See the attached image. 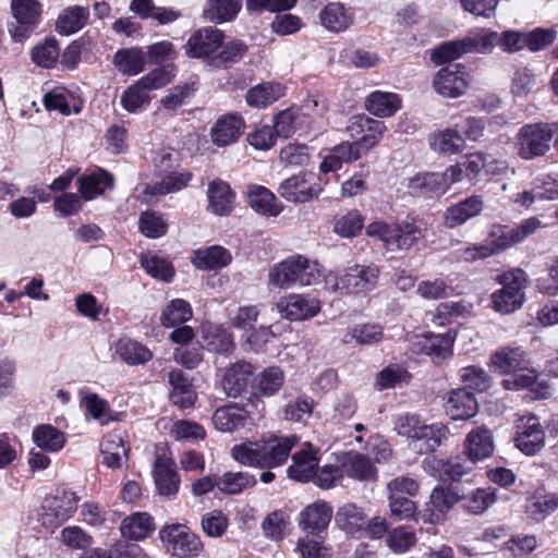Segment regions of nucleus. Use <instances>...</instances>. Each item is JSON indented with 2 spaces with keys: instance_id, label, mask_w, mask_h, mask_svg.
<instances>
[{
  "instance_id": "obj_58",
  "label": "nucleus",
  "mask_w": 558,
  "mask_h": 558,
  "mask_svg": "<svg viewBox=\"0 0 558 558\" xmlns=\"http://www.w3.org/2000/svg\"><path fill=\"white\" fill-rule=\"evenodd\" d=\"M558 509L557 495H535L527 499L525 511L536 521H542Z\"/></svg>"
},
{
  "instance_id": "obj_8",
  "label": "nucleus",
  "mask_w": 558,
  "mask_h": 558,
  "mask_svg": "<svg viewBox=\"0 0 558 558\" xmlns=\"http://www.w3.org/2000/svg\"><path fill=\"white\" fill-rule=\"evenodd\" d=\"M78 498L72 492H61L46 497L40 513V522L48 529H57L72 517L77 509Z\"/></svg>"
},
{
  "instance_id": "obj_28",
  "label": "nucleus",
  "mask_w": 558,
  "mask_h": 558,
  "mask_svg": "<svg viewBox=\"0 0 558 558\" xmlns=\"http://www.w3.org/2000/svg\"><path fill=\"white\" fill-rule=\"evenodd\" d=\"M494 451L492 432L486 427L471 430L465 439V452L472 462L488 458Z\"/></svg>"
},
{
  "instance_id": "obj_50",
  "label": "nucleus",
  "mask_w": 558,
  "mask_h": 558,
  "mask_svg": "<svg viewBox=\"0 0 558 558\" xmlns=\"http://www.w3.org/2000/svg\"><path fill=\"white\" fill-rule=\"evenodd\" d=\"M112 185L113 177L102 169H98L89 175L80 179V192L86 201L93 199Z\"/></svg>"
},
{
  "instance_id": "obj_6",
  "label": "nucleus",
  "mask_w": 558,
  "mask_h": 558,
  "mask_svg": "<svg viewBox=\"0 0 558 558\" xmlns=\"http://www.w3.org/2000/svg\"><path fill=\"white\" fill-rule=\"evenodd\" d=\"M366 234L380 240L389 251H408L424 235L423 230L413 222L384 221L369 223L366 227Z\"/></svg>"
},
{
  "instance_id": "obj_57",
  "label": "nucleus",
  "mask_w": 558,
  "mask_h": 558,
  "mask_svg": "<svg viewBox=\"0 0 558 558\" xmlns=\"http://www.w3.org/2000/svg\"><path fill=\"white\" fill-rule=\"evenodd\" d=\"M498 40L499 34L487 28H483L468 37H464L468 53H490L498 45Z\"/></svg>"
},
{
  "instance_id": "obj_15",
  "label": "nucleus",
  "mask_w": 558,
  "mask_h": 558,
  "mask_svg": "<svg viewBox=\"0 0 558 558\" xmlns=\"http://www.w3.org/2000/svg\"><path fill=\"white\" fill-rule=\"evenodd\" d=\"M453 337L450 333L444 335H417L411 340V351L415 354H426L440 363L451 354Z\"/></svg>"
},
{
  "instance_id": "obj_53",
  "label": "nucleus",
  "mask_w": 558,
  "mask_h": 558,
  "mask_svg": "<svg viewBox=\"0 0 558 558\" xmlns=\"http://www.w3.org/2000/svg\"><path fill=\"white\" fill-rule=\"evenodd\" d=\"M192 314L191 305L186 301L174 299L163 308L160 323L166 328H172L191 319Z\"/></svg>"
},
{
  "instance_id": "obj_54",
  "label": "nucleus",
  "mask_w": 558,
  "mask_h": 558,
  "mask_svg": "<svg viewBox=\"0 0 558 558\" xmlns=\"http://www.w3.org/2000/svg\"><path fill=\"white\" fill-rule=\"evenodd\" d=\"M88 17V10L83 7H71L59 15L57 31L62 35H70L81 29Z\"/></svg>"
},
{
  "instance_id": "obj_40",
  "label": "nucleus",
  "mask_w": 558,
  "mask_h": 558,
  "mask_svg": "<svg viewBox=\"0 0 558 558\" xmlns=\"http://www.w3.org/2000/svg\"><path fill=\"white\" fill-rule=\"evenodd\" d=\"M318 104L316 100H310L301 107L300 113L292 109L279 112L274 119L272 128L276 135L283 137L291 136L298 129L300 116H311L312 108H316Z\"/></svg>"
},
{
  "instance_id": "obj_11",
  "label": "nucleus",
  "mask_w": 558,
  "mask_h": 558,
  "mask_svg": "<svg viewBox=\"0 0 558 558\" xmlns=\"http://www.w3.org/2000/svg\"><path fill=\"white\" fill-rule=\"evenodd\" d=\"M322 187L314 173L303 172L280 183L278 193L288 202L306 203L317 198Z\"/></svg>"
},
{
  "instance_id": "obj_35",
  "label": "nucleus",
  "mask_w": 558,
  "mask_h": 558,
  "mask_svg": "<svg viewBox=\"0 0 558 558\" xmlns=\"http://www.w3.org/2000/svg\"><path fill=\"white\" fill-rule=\"evenodd\" d=\"M241 8V0H206L203 16L211 23L222 24L235 19Z\"/></svg>"
},
{
  "instance_id": "obj_47",
  "label": "nucleus",
  "mask_w": 558,
  "mask_h": 558,
  "mask_svg": "<svg viewBox=\"0 0 558 558\" xmlns=\"http://www.w3.org/2000/svg\"><path fill=\"white\" fill-rule=\"evenodd\" d=\"M366 513L354 504H345L336 513L337 525L348 534L363 531L366 523Z\"/></svg>"
},
{
  "instance_id": "obj_20",
  "label": "nucleus",
  "mask_w": 558,
  "mask_h": 558,
  "mask_svg": "<svg viewBox=\"0 0 558 558\" xmlns=\"http://www.w3.org/2000/svg\"><path fill=\"white\" fill-rule=\"evenodd\" d=\"M484 208L481 196L473 195L464 201L450 206L444 213V225L447 228H456L476 217Z\"/></svg>"
},
{
  "instance_id": "obj_1",
  "label": "nucleus",
  "mask_w": 558,
  "mask_h": 558,
  "mask_svg": "<svg viewBox=\"0 0 558 558\" xmlns=\"http://www.w3.org/2000/svg\"><path fill=\"white\" fill-rule=\"evenodd\" d=\"M324 276L318 262L298 254L274 265L268 272V282L280 290H289L317 284Z\"/></svg>"
},
{
  "instance_id": "obj_32",
  "label": "nucleus",
  "mask_w": 558,
  "mask_h": 558,
  "mask_svg": "<svg viewBox=\"0 0 558 558\" xmlns=\"http://www.w3.org/2000/svg\"><path fill=\"white\" fill-rule=\"evenodd\" d=\"M158 178L159 181L145 187L146 202L150 201L149 196L166 195L182 190L191 180V174L189 172H178L173 169L163 175H158Z\"/></svg>"
},
{
  "instance_id": "obj_17",
  "label": "nucleus",
  "mask_w": 558,
  "mask_h": 558,
  "mask_svg": "<svg viewBox=\"0 0 558 558\" xmlns=\"http://www.w3.org/2000/svg\"><path fill=\"white\" fill-rule=\"evenodd\" d=\"M154 481L161 496L172 498L180 487V476L172 468V461L166 456H157L154 462Z\"/></svg>"
},
{
  "instance_id": "obj_13",
  "label": "nucleus",
  "mask_w": 558,
  "mask_h": 558,
  "mask_svg": "<svg viewBox=\"0 0 558 558\" xmlns=\"http://www.w3.org/2000/svg\"><path fill=\"white\" fill-rule=\"evenodd\" d=\"M469 74L461 64H452L441 68L435 75L433 87L437 94L458 98L462 96L469 87Z\"/></svg>"
},
{
  "instance_id": "obj_64",
  "label": "nucleus",
  "mask_w": 558,
  "mask_h": 558,
  "mask_svg": "<svg viewBox=\"0 0 558 558\" xmlns=\"http://www.w3.org/2000/svg\"><path fill=\"white\" fill-rule=\"evenodd\" d=\"M231 454L241 464L264 468L260 442L236 445L232 448Z\"/></svg>"
},
{
  "instance_id": "obj_19",
  "label": "nucleus",
  "mask_w": 558,
  "mask_h": 558,
  "mask_svg": "<svg viewBox=\"0 0 558 558\" xmlns=\"http://www.w3.org/2000/svg\"><path fill=\"white\" fill-rule=\"evenodd\" d=\"M477 401L466 389H456L449 392L446 402V412L454 421L469 420L476 415Z\"/></svg>"
},
{
  "instance_id": "obj_9",
  "label": "nucleus",
  "mask_w": 558,
  "mask_h": 558,
  "mask_svg": "<svg viewBox=\"0 0 558 558\" xmlns=\"http://www.w3.org/2000/svg\"><path fill=\"white\" fill-rule=\"evenodd\" d=\"M11 12L15 21L10 29L15 40H23L34 31L41 17L38 0H11Z\"/></svg>"
},
{
  "instance_id": "obj_46",
  "label": "nucleus",
  "mask_w": 558,
  "mask_h": 558,
  "mask_svg": "<svg viewBox=\"0 0 558 558\" xmlns=\"http://www.w3.org/2000/svg\"><path fill=\"white\" fill-rule=\"evenodd\" d=\"M284 89L278 83H263L250 88L245 95L248 106L265 108L283 96Z\"/></svg>"
},
{
  "instance_id": "obj_14",
  "label": "nucleus",
  "mask_w": 558,
  "mask_h": 558,
  "mask_svg": "<svg viewBox=\"0 0 558 558\" xmlns=\"http://www.w3.org/2000/svg\"><path fill=\"white\" fill-rule=\"evenodd\" d=\"M347 130L354 142L367 153L379 142L386 126L383 121L360 114L350 119Z\"/></svg>"
},
{
  "instance_id": "obj_60",
  "label": "nucleus",
  "mask_w": 558,
  "mask_h": 558,
  "mask_svg": "<svg viewBox=\"0 0 558 558\" xmlns=\"http://www.w3.org/2000/svg\"><path fill=\"white\" fill-rule=\"evenodd\" d=\"M198 85L195 80L178 84L170 88L168 94L161 99L162 107L167 110H174L184 105L197 90Z\"/></svg>"
},
{
  "instance_id": "obj_7",
  "label": "nucleus",
  "mask_w": 558,
  "mask_h": 558,
  "mask_svg": "<svg viewBox=\"0 0 558 558\" xmlns=\"http://www.w3.org/2000/svg\"><path fill=\"white\" fill-rule=\"evenodd\" d=\"M166 550L178 558H194L203 549L201 538L184 524H170L159 532Z\"/></svg>"
},
{
  "instance_id": "obj_10",
  "label": "nucleus",
  "mask_w": 558,
  "mask_h": 558,
  "mask_svg": "<svg viewBox=\"0 0 558 558\" xmlns=\"http://www.w3.org/2000/svg\"><path fill=\"white\" fill-rule=\"evenodd\" d=\"M515 446L526 456H534L545 446V430L534 414L521 416L517 422Z\"/></svg>"
},
{
  "instance_id": "obj_2",
  "label": "nucleus",
  "mask_w": 558,
  "mask_h": 558,
  "mask_svg": "<svg viewBox=\"0 0 558 558\" xmlns=\"http://www.w3.org/2000/svg\"><path fill=\"white\" fill-rule=\"evenodd\" d=\"M379 277L376 265H349L324 276L325 288L332 292L363 293L375 289Z\"/></svg>"
},
{
  "instance_id": "obj_16",
  "label": "nucleus",
  "mask_w": 558,
  "mask_h": 558,
  "mask_svg": "<svg viewBox=\"0 0 558 558\" xmlns=\"http://www.w3.org/2000/svg\"><path fill=\"white\" fill-rule=\"evenodd\" d=\"M223 34L215 27H204L195 32L185 45L191 58H207L222 47Z\"/></svg>"
},
{
  "instance_id": "obj_21",
  "label": "nucleus",
  "mask_w": 558,
  "mask_h": 558,
  "mask_svg": "<svg viewBox=\"0 0 558 558\" xmlns=\"http://www.w3.org/2000/svg\"><path fill=\"white\" fill-rule=\"evenodd\" d=\"M366 153L356 142H344L335 146L322 161L319 169L324 173L333 172L342 167V163H349L360 159Z\"/></svg>"
},
{
  "instance_id": "obj_56",
  "label": "nucleus",
  "mask_w": 558,
  "mask_h": 558,
  "mask_svg": "<svg viewBox=\"0 0 558 558\" xmlns=\"http://www.w3.org/2000/svg\"><path fill=\"white\" fill-rule=\"evenodd\" d=\"M462 500H464L463 508L468 512L472 514H482L496 502V489L492 487L477 488L469 496H462Z\"/></svg>"
},
{
  "instance_id": "obj_37",
  "label": "nucleus",
  "mask_w": 558,
  "mask_h": 558,
  "mask_svg": "<svg viewBox=\"0 0 558 558\" xmlns=\"http://www.w3.org/2000/svg\"><path fill=\"white\" fill-rule=\"evenodd\" d=\"M247 420V412L235 403L217 409L213 415L215 427L221 432H233L243 427Z\"/></svg>"
},
{
  "instance_id": "obj_3",
  "label": "nucleus",
  "mask_w": 558,
  "mask_h": 558,
  "mask_svg": "<svg viewBox=\"0 0 558 558\" xmlns=\"http://www.w3.org/2000/svg\"><path fill=\"white\" fill-rule=\"evenodd\" d=\"M502 286L492 294L493 308L500 314H511L520 310L525 301L527 274L521 268H512L497 277Z\"/></svg>"
},
{
  "instance_id": "obj_36",
  "label": "nucleus",
  "mask_w": 558,
  "mask_h": 558,
  "mask_svg": "<svg viewBox=\"0 0 558 558\" xmlns=\"http://www.w3.org/2000/svg\"><path fill=\"white\" fill-rule=\"evenodd\" d=\"M209 209L217 216H228L233 209L234 194L230 186L220 180L213 181L207 191Z\"/></svg>"
},
{
  "instance_id": "obj_29",
  "label": "nucleus",
  "mask_w": 558,
  "mask_h": 558,
  "mask_svg": "<svg viewBox=\"0 0 558 558\" xmlns=\"http://www.w3.org/2000/svg\"><path fill=\"white\" fill-rule=\"evenodd\" d=\"M460 500H462V496L454 488L436 486L429 496L433 511L428 521L437 523L444 520L445 514Z\"/></svg>"
},
{
  "instance_id": "obj_39",
  "label": "nucleus",
  "mask_w": 558,
  "mask_h": 558,
  "mask_svg": "<svg viewBox=\"0 0 558 558\" xmlns=\"http://www.w3.org/2000/svg\"><path fill=\"white\" fill-rule=\"evenodd\" d=\"M400 107V96L389 92H373L365 101L367 111L380 118L391 117Z\"/></svg>"
},
{
  "instance_id": "obj_24",
  "label": "nucleus",
  "mask_w": 558,
  "mask_h": 558,
  "mask_svg": "<svg viewBox=\"0 0 558 558\" xmlns=\"http://www.w3.org/2000/svg\"><path fill=\"white\" fill-rule=\"evenodd\" d=\"M244 130V121L240 114L228 113L217 120L211 129V140L218 146L234 143Z\"/></svg>"
},
{
  "instance_id": "obj_51",
  "label": "nucleus",
  "mask_w": 558,
  "mask_h": 558,
  "mask_svg": "<svg viewBox=\"0 0 558 558\" xmlns=\"http://www.w3.org/2000/svg\"><path fill=\"white\" fill-rule=\"evenodd\" d=\"M545 225L537 217H530L522 220L519 225L512 229H507L501 226V235L508 248L522 243L526 238L534 234Z\"/></svg>"
},
{
  "instance_id": "obj_42",
  "label": "nucleus",
  "mask_w": 558,
  "mask_h": 558,
  "mask_svg": "<svg viewBox=\"0 0 558 558\" xmlns=\"http://www.w3.org/2000/svg\"><path fill=\"white\" fill-rule=\"evenodd\" d=\"M232 260V256L228 250L222 246L215 245L205 250H198L193 257V264L202 270H213L228 266Z\"/></svg>"
},
{
  "instance_id": "obj_52",
  "label": "nucleus",
  "mask_w": 558,
  "mask_h": 558,
  "mask_svg": "<svg viewBox=\"0 0 558 558\" xmlns=\"http://www.w3.org/2000/svg\"><path fill=\"white\" fill-rule=\"evenodd\" d=\"M284 383L283 372L279 367H268L253 380V389L260 396H272L280 390Z\"/></svg>"
},
{
  "instance_id": "obj_5",
  "label": "nucleus",
  "mask_w": 558,
  "mask_h": 558,
  "mask_svg": "<svg viewBox=\"0 0 558 558\" xmlns=\"http://www.w3.org/2000/svg\"><path fill=\"white\" fill-rule=\"evenodd\" d=\"M558 133V121L531 123L522 126L515 137L518 155L525 160L545 156Z\"/></svg>"
},
{
  "instance_id": "obj_62",
  "label": "nucleus",
  "mask_w": 558,
  "mask_h": 558,
  "mask_svg": "<svg viewBox=\"0 0 558 558\" xmlns=\"http://www.w3.org/2000/svg\"><path fill=\"white\" fill-rule=\"evenodd\" d=\"M60 56V48L56 39L46 38L32 50L33 61L41 68H51Z\"/></svg>"
},
{
  "instance_id": "obj_23",
  "label": "nucleus",
  "mask_w": 558,
  "mask_h": 558,
  "mask_svg": "<svg viewBox=\"0 0 558 558\" xmlns=\"http://www.w3.org/2000/svg\"><path fill=\"white\" fill-rule=\"evenodd\" d=\"M407 187L414 196H439L447 191V181L439 172L417 173L409 179Z\"/></svg>"
},
{
  "instance_id": "obj_25",
  "label": "nucleus",
  "mask_w": 558,
  "mask_h": 558,
  "mask_svg": "<svg viewBox=\"0 0 558 558\" xmlns=\"http://www.w3.org/2000/svg\"><path fill=\"white\" fill-rule=\"evenodd\" d=\"M332 517V508L326 502H314L300 514L299 525L302 530L318 534L326 530Z\"/></svg>"
},
{
  "instance_id": "obj_18",
  "label": "nucleus",
  "mask_w": 558,
  "mask_h": 558,
  "mask_svg": "<svg viewBox=\"0 0 558 558\" xmlns=\"http://www.w3.org/2000/svg\"><path fill=\"white\" fill-rule=\"evenodd\" d=\"M296 442L298 437L294 435L275 437L260 442L264 468H276L283 464Z\"/></svg>"
},
{
  "instance_id": "obj_48",
  "label": "nucleus",
  "mask_w": 558,
  "mask_h": 558,
  "mask_svg": "<svg viewBox=\"0 0 558 558\" xmlns=\"http://www.w3.org/2000/svg\"><path fill=\"white\" fill-rule=\"evenodd\" d=\"M120 530L126 538L134 541L143 539L154 530L153 518L145 512L134 513L123 519Z\"/></svg>"
},
{
  "instance_id": "obj_31",
  "label": "nucleus",
  "mask_w": 558,
  "mask_h": 558,
  "mask_svg": "<svg viewBox=\"0 0 558 558\" xmlns=\"http://www.w3.org/2000/svg\"><path fill=\"white\" fill-rule=\"evenodd\" d=\"M428 142L432 150L441 155L459 154L466 146L463 135L453 129H445L433 133Z\"/></svg>"
},
{
  "instance_id": "obj_22",
  "label": "nucleus",
  "mask_w": 558,
  "mask_h": 558,
  "mask_svg": "<svg viewBox=\"0 0 558 558\" xmlns=\"http://www.w3.org/2000/svg\"><path fill=\"white\" fill-rule=\"evenodd\" d=\"M201 337L205 348L215 353H229L235 348L232 333L220 325L204 323L201 326Z\"/></svg>"
},
{
  "instance_id": "obj_55",
  "label": "nucleus",
  "mask_w": 558,
  "mask_h": 558,
  "mask_svg": "<svg viewBox=\"0 0 558 558\" xmlns=\"http://www.w3.org/2000/svg\"><path fill=\"white\" fill-rule=\"evenodd\" d=\"M255 484V476L247 472H227L218 477V489L229 495L240 494Z\"/></svg>"
},
{
  "instance_id": "obj_41",
  "label": "nucleus",
  "mask_w": 558,
  "mask_h": 558,
  "mask_svg": "<svg viewBox=\"0 0 558 558\" xmlns=\"http://www.w3.org/2000/svg\"><path fill=\"white\" fill-rule=\"evenodd\" d=\"M145 53L141 48L119 49L112 59V63L118 71L124 75H137L144 70Z\"/></svg>"
},
{
  "instance_id": "obj_30",
  "label": "nucleus",
  "mask_w": 558,
  "mask_h": 558,
  "mask_svg": "<svg viewBox=\"0 0 558 558\" xmlns=\"http://www.w3.org/2000/svg\"><path fill=\"white\" fill-rule=\"evenodd\" d=\"M341 468L343 474L357 481H375L377 470L372 461L359 452H349L344 456Z\"/></svg>"
},
{
  "instance_id": "obj_34",
  "label": "nucleus",
  "mask_w": 558,
  "mask_h": 558,
  "mask_svg": "<svg viewBox=\"0 0 558 558\" xmlns=\"http://www.w3.org/2000/svg\"><path fill=\"white\" fill-rule=\"evenodd\" d=\"M171 386L170 400L174 405L181 409H187L195 402L196 395L192 389L187 378L181 369H173L168 375Z\"/></svg>"
},
{
  "instance_id": "obj_59",
  "label": "nucleus",
  "mask_w": 558,
  "mask_h": 558,
  "mask_svg": "<svg viewBox=\"0 0 558 558\" xmlns=\"http://www.w3.org/2000/svg\"><path fill=\"white\" fill-rule=\"evenodd\" d=\"M140 263L145 271L156 279L170 281L174 276V270L170 263L156 254H142Z\"/></svg>"
},
{
  "instance_id": "obj_43",
  "label": "nucleus",
  "mask_w": 558,
  "mask_h": 558,
  "mask_svg": "<svg viewBox=\"0 0 558 558\" xmlns=\"http://www.w3.org/2000/svg\"><path fill=\"white\" fill-rule=\"evenodd\" d=\"M492 365L501 374H511L527 365L525 353L520 348H504L490 357Z\"/></svg>"
},
{
  "instance_id": "obj_45",
  "label": "nucleus",
  "mask_w": 558,
  "mask_h": 558,
  "mask_svg": "<svg viewBox=\"0 0 558 558\" xmlns=\"http://www.w3.org/2000/svg\"><path fill=\"white\" fill-rule=\"evenodd\" d=\"M116 353L128 365L144 364L153 359V353L146 345L130 338L117 342Z\"/></svg>"
},
{
  "instance_id": "obj_38",
  "label": "nucleus",
  "mask_w": 558,
  "mask_h": 558,
  "mask_svg": "<svg viewBox=\"0 0 558 558\" xmlns=\"http://www.w3.org/2000/svg\"><path fill=\"white\" fill-rule=\"evenodd\" d=\"M247 197L252 209L260 215L276 217L282 211L281 203L277 202L275 194L264 186H251Z\"/></svg>"
},
{
  "instance_id": "obj_4",
  "label": "nucleus",
  "mask_w": 558,
  "mask_h": 558,
  "mask_svg": "<svg viewBox=\"0 0 558 558\" xmlns=\"http://www.w3.org/2000/svg\"><path fill=\"white\" fill-rule=\"evenodd\" d=\"M396 433L413 441H424L425 451H434L448 435L442 423L427 424L415 413L400 414L395 418Z\"/></svg>"
},
{
  "instance_id": "obj_26",
  "label": "nucleus",
  "mask_w": 558,
  "mask_h": 558,
  "mask_svg": "<svg viewBox=\"0 0 558 558\" xmlns=\"http://www.w3.org/2000/svg\"><path fill=\"white\" fill-rule=\"evenodd\" d=\"M253 366L245 361L230 365L222 377V388L229 397H238L248 385L253 375Z\"/></svg>"
},
{
  "instance_id": "obj_44",
  "label": "nucleus",
  "mask_w": 558,
  "mask_h": 558,
  "mask_svg": "<svg viewBox=\"0 0 558 558\" xmlns=\"http://www.w3.org/2000/svg\"><path fill=\"white\" fill-rule=\"evenodd\" d=\"M102 463L108 468L118 469L126 459L128 450L122 437L119 434H108L100 444Z\"/></svg>"
},
{
  "instance_id": "obj_61",
  "label": "nucleus",
  "mask_w": 558,
  "mask_h": 558,
  "mask_svg": "<svg viewBox=\"0 0 558 558\" xmlns=\"http://www.w3.org/2000/svg\"><path fill=\"white\" fill-rule=\"evenodd\" d=\"M506 250H508V247L501 235L500 225L490 228L488 239L485 242L473 245L476 259L487 258Z\"/></svg>"
},
{
  "instance_id": "obj_33",
  "label": "nucleus",
  "mask_w": 558,
  "mask_h": 558,
  "mask_svg": "<svg viewBox=\"0 0 558 558\" xmlns=\"http://www.w3.org/2000/svg\"><path fill=\"white\" fill-rule=\"evenodd\" d=\"M320 24L328 31L339 33L345 31L353 22V14L342 3H328L319 12Z\"/></svg>"
},
{
  "instance_id": "obj_63",
  "label": "nucleus",
  "mask_w": 558,
  "mask_h": 558,
  "mask_svg": "<svg viewBox=\"0 0 558 558\" xmlns=\"http://www.w3.org/2000/svg\"><path fill=\"white\" fill-rule=\"evenodd\" d=\"M170 434L175 440L190 442L203 440L206 436V432L201 424L186 420L175 421L172 424Z\"/></svg>"
},
{
  "instance_id": "obj_12",
  "label": "nucleus",
  "mask_w": 558,
  "mask_h": 558,
  "mask_svg": "<svg viewBox=\"0 0 558 558\" xmlns=\"http://www.w3.org/2000/svg\"><path fill=\"white\" fill-rule=\"evenodd\" d=\"M276 307L282 318L291 322L305 320L320 311V301L311 294L292 293L281 298Z\"/></svg>"
},
{
  "instance_id": "obj_49",
  "label": "nucleus",
  "mask_w": 558,
  "mask_h": 558,
  "mask_svg": "<svg viewBox=\"0 0 558 558\" xmlns=\"http://www.w3.org/2000/svg\"><path fill=\"white\" fill-rule=\"evenodd\" d=\"M32 437L36 446L47 452H58L65 445L64 434L50 424L35 427Z\"/></svg>"
},
{
  "instance_id": "obj_27",
  "label": "nucleus",
  "mask_w": 558,
  "mask_h": 558,
  "mask_svg": "<svg viewBox=\"0 0 558 558\" xmlns=\"http://www.w3.org/2000/svg\"><path fill=\"white\" fill-rule=\"evenodd\" d=\"M292 460L293 464L287 470L288 476L298 482L311 481L318 465V459L313 447L306 444V448L294 453Z\"/></svg>"
}]
</instances>
